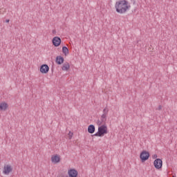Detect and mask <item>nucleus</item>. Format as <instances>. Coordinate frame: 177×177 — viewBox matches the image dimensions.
<instances>
[{
    "label": "nucleus",
    "mask_w": 177,
    "mask_h": 177,
    "mask_svg": "<svg viewBox=\"0 0 177 177\" xmlns=\"http://www.w3.org/2000/svg\"><path fill=\"white\" fill-rule=\"evenodd\" d=\"M162 106L161 105H159V106L156 109V110H162Z\"/></svg>",
    "instance_id": "nucleus-19"
},
{
    "label": "nucleus",
    "mask_w": 177,
    "mask_h": 177,
    "mask_svg": "<svg viewBox=\"0 0 177 177\" xmlns=\"http://www.w3.org/2000/svg\"><path fill=\"white\" fill-rule=\"evenodd\" d=\"M51 161L52 162H54V164H57V162H60V156H59V155L57 154L51 157Z\"/></svg>",
    "instance_id": "nucleus-8"
},
{
    "label": "nucleus",
    "mask_w": 177,
    "mask_h": 177,
    "mask_svg": "<svg viewBox=\"0 0 177 177\" xmlns=\"http://www.w3.org/2000/svg\"><path fill=\"white\" fill-rule=\"evenodd\" d=\"M62 53H64L65 55V56H67V55H68V53H69L68 48L66 46H63L62 47Z\"/></svg>",
    "instance_id": "nucleus-14"
},
{
    "label": "nucleus",
    "mask_w": 177,
    "mask_h": 177,
    "mask_svg": "<svg viewBox=\"0 0 177 177\" xmlns=\"http://www.w3.org/2000/svg\"><path fill=\"white\" fill-rule=\"evenodd\" d=\"M68 136L69 139H71V138H73V133L71 131H69Z\"/></svg>",
    "instance_id": "nucleus-18"
},
{
    "label": "nucleus",
    "mask_w": 177,
    "mask_h": 177,
    "mask_svg": "<svg viewBox=\"0 0 177 177\" xmlns=\"http://www.w3.org/2000/svg\"><path fill=\"white\" fill-rule=\"evenodd\" d=\"M107 126L103 124L98 127V131L94 134V136L102 138L104 136V135L107 134Z\"/></svg>",
    "instance_id": "nucleus-2"
},
{
    "label": "nucleus",
    "mask_w": 177,
    "mask_h": 177,
    "mask_svg": "<svg viewBox=\"0 0 177 177\" xmlns=\"http://www.w3.org/2000/svg\"><path fill=\"white\" fill-rule=\"evenodd\" d=\"M52 32L53 34L56 35V30H53Z\"/></svg>",
    "instance_id": "nucleus-20"
},
{
    "label": "nucleus",
    "mask_w": 177,
    "mask_h": 177,
    "mask_svg": "<svg viewBox=\"0 0 177 177\" xmlns=\"http://www.w3.org/2000/svg\"><path fill=\"white\" fill-rule=\"evenodd\" d=\"M62 70L63 71H67L70 70V64H68V62H65L62 67Z\"/></svg>",
    "instance_id": "nucleus-11"
},
{
    "label": "nucleus",
    "mask_w": 177,
    "mask_h": 177,
    "mask_svg": "<svg viewBox=\"0 0 177 177\" xmlns=\"http://www.w3.org/2000/svg\"><path fill=\"white\" fill-rule=\"evenodd\" d=\"M40 72L42 74H48L49 73V66L48 64H43L40 66Z\"/></svg>",
    "instance_id": "nucleus-6"
},
{
    "label": "nucleus",
    "mask_w": 177,
    "mask_h": 177,
    "mask_svg": "<svg viewBox=\"0 0 177 177\" xmlns=\"http://www.w3.org/2000/svg\"><path fill=\"white\" fill-rule=\"evenodd\" d=\"M55 62L57 63V64H63V63H64V58L62 56H57L56 57Z\"/></svg>",
    "instance_id": "nucleus-10"
},
{
    "label": "nucleus",
    "mask_w": 177,
    "mask_h": 177,
    "mask_svg": "<svg viewBox=\"0 0 177 177\" xmlns=\"http://www.w3.org/2000/svg\"><path fill=\"white\" fill-rule=\"evenodd\" d=\"M6 109H8V104H6V102H2L0 104V110H3V111H5Z\"/></svg>",
    "instance_id": "nucleus-13"
},
{
    "label": "nucleus",
    "mask_w": 177,
    "mask_h": 177,
    "mask_svg": "<svg viewBox=\"0 0 177 177\" xmlns=\"http://www.w3.org/2000/svg\"><path fill=\"white\" fill-rule=\"evenodd\" d=\"M173 177H175L174 176H173Z\"/></svg>",
    "instance_id": "nucleus-23"
},
{
    "label": "nucleus",
    "mask_w": 177,
    "mask_h": 177,
    "mask_svg": "<svg viewBox=\"0 0 177 177\" xmlns=\"http://www.w3.org/2000/svg\"><path fill=\"white\" fill-rule=\"evenodd\" d=\"M69 177H77L78 176V171L75 169H71L68 171Z\"/></svg>",
    "instance_id": "nucleus-9"
},
{
    "label": "nucleus",
    "mask_w": 177,
    "mask_h": 177,
    "mask_svg": "<svg viewBox=\"0 0 177 177\" xmlns=\"http://www.w3.org/2000/svg\"><path fill=\"white\" fill-rule=\"evenodd\" d=\"M9 21H10V20H9V19L6 20V23H9Z\"/></svg>",
    "instance_id": "nucleus-22"
},
{
    "label": "nucleus",
    "mask_w": 177,
    "mask_h": 177,
    "mask_svg": "<svg viewBox=\"0 0 177 177\" xmlns=\"http://www.w3.org/2000/svg\"><path fill=\"white\" fill-rule=\"evenodd\" d=\"M60 44H62V39L59 37H55L53 39V45L54 46H60Z\"/></svg>",
    "instance_id": "nucleus-7"
},
{
    "label": "nucleus",
    "mask_w": 177,
    "mask_h": 177,
    "mask_svg": "<svg viewBox=\"0 0 177 177\" xmlns=\"http://www.w3.org/2000/svg\"><path fill=\"white\" fill-rule=\"evenodd\" d=\"M150 157V153L147 151H142L140 155V160L142 162L147 161V159Z\"/></svg>",
    "instance_id": "nucleus-3"
},
{
    "label": "nucleus",
    "mask_w": 177,
    "mask_h": 177,
    "mask_svg": "<svg viewBox=\"0 0 177 177\" xmlns=\"http://www.w3.org/2000/svg\"><path fill=\"white\" fill-rule=\"evenodd\" d=\"M153 165L156 169L162 168V160L160 158H156L153 162Z\"/></svg>",
    "instance_id": "nucleus-4"
},
{
    "label": "nucleus",
    "mask_w": 177,
    "mask_h": 177,
    "mask_svg": "<svg viewBox=\"0 0 177 177\" xmlns=\"http://www.w3.org/2000/svg\"><path fill=\"white\" fill-rule=\"evenodd\" d=\"M12 171H13V168L12 167V166H10V165H4L3 171V174H4V175H9V174H10Z\"/></svg>",
    "instance_id": "nucleus-5"
},
{
    "label": "nucleus",
    "mask_w": 177,
    "mask_h": 177,
    "mask_svg": "<svg viewBox=\"0 0 177 177\" xmlns=\"http://www.w3.org/2000/svg\"><path fill=\"white\" fill-rule=\"evenodd\" d=\"M100 120L102 121V122H105L106 121H107V116H106L105 115H102Z\"/></svg>",
    "instance_id": "nucleus-15"
},
{
    "label": "nucleus",
    "mask_w": 177,
    "mask_h": 177,
    "mask_svg": "<svg viewBox=\"0 0 177 177\" xmlns=\"http://www.w3.org/2000/svg\"><path fill=\"white\" fill-rule=\"evenodd\" d=\"M115 8L118 13L122 15L131 8V6L128 5V1L127 0H122L116 2Z\"/></svg>",
    "instance_id": "nucleus-1"
},
{
    "label": "nucleus",
    "mask_w": 177,
    "mask_h": 177,
    "mask_svg": "<svg viewBox=\"0 0 177 177\" xmlns=\"http://www.w3.org/2000/svg\"><path fill=\"white\" fill-rule=\"evenodd\" d=\"M102 124H103V122H102L100 120H98L97 121V124L99 125V127H100V125H102Z\"/></svg>",
    "instance_id": "nucleus-17"
},
{
    "label": "nucleus",
    "mask_w": 177,
    "mask_h": 177,
    "mask_svg": "<svg viewBox=\"0 0 177 177\" xmlns=\"http://www.w3.org/2000/svg\"><path fill=\"white\" fill-rule=\"evenodd\" d=\"M153 158H157V154H154V155L153 156Z\"/></svg>",
    "instance_id": "nucleus-21"
},
{
    "label": "nucleus",
    "mask_w": 177,
    "mask_h": 177,
    "mask_svg": "<svg viewBox=\"0 0 177 177\" xmlns=\"http://www.w3.org/2000/svg\"><path fill=\"white\" fill-rule=\"evenodd\" d=\"M108 113H109V109H107V108H105V109H104V110H103V114H102V115L107 116Z\"/></svg>",
    "instance_id": "nucleus-16"
},
{
    "label": "nucleus",
    "mask_w": 177,
    "mask_h": 177,
    "mask_svg": "<svg viewBox=\"0 0 177 177\" xmlns=\"http://www.w3.org/2000/svg\"><path fill=\"white\" fill-rule=\"evenodd\" d=\"M95 125L90 124L88 127V133H95Z\"/></svg>",
    "instance_id": "nucleus-12"
}]
</instances>
